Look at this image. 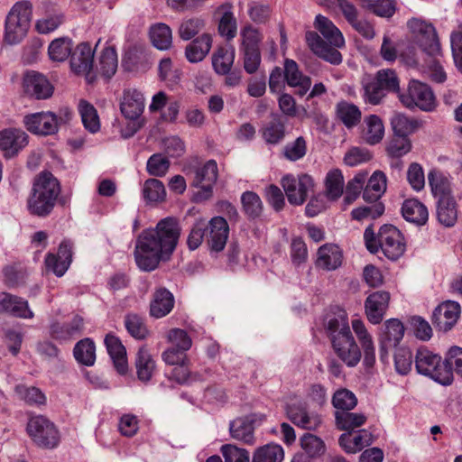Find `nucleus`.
I'll return each instance as SVG.
<instances>
[{
	"mask_svg": "<svg viewBox=\"0 0 462 462\" xmlns=\"http://www.w3.org/2000/svg\"><path fill=\"white\" fill-rule=\"evenodd\" d=\"M354 332L364 350V363L366 366H373L375 362V351L372 336L367 331L361 319H355L351 322Z\"/></svg>",
	"mask_w": 462,
	"mask_h": 462,
	"instance_id": "393cba45",
	"label": "nucleus"
},
{
	"mask_svg": "<svg viewBox=\"0 0 462 462\" xmlns=\"http://www.w3.org/2000/svg\"><path fill=\"white\" fill-rule=\"evenodd\" d=\"M94 63V51L88 42L79 43L70 55V68L76 74L86 77L88 83L95 81V75L92 73Z\"/></svg>",
	"mask_w": 462,
	"mask_h": 462,
	"instance_id": "2eb2a0df",
	"label": "nucleus"
},
{
	"mask_svg": "<svg viewBox=\"0 0 462 462\" xmlns=\"http://www.w3.org/2000/svg\"><path fill=\"white\" fill-rule=\"evenodd\" d=\"M229 234V226L222 217H215L209 222V235L208 244L211 251L220 252L226 244Z\"/></svg>",
	"mask_w": 462,
	"mask_h": 462,
	"instance_id": "4be33fe9",
	"label": "nucleus"
},
{
	"mask_svg": "<svg viewBox=\"0 0 462 462\" xmlns=\"http://www.w3.org/2000/svg\"><path fill=\"white\" fill-rule=\"evenodd\" d=\"M386 176L383 171H376L369 178L363 192V199L367 202L377 201L386 190Z\"/></svg>",
	"mask_w": 462,
	"mask_h": 462,
	"instance_id": "72a5a7b5",
	"label": "nucleus"
},
{
	"mask_svg": "<svg viewBox=\"0 0 462 462\" xmlns=\"http://www.w3.org/2000/svg\"><path fill=\"white\" fill-rule=\"evenodd\" d=\"M460 305L456 301L448 300L439 304L433 311L432 323L442 331L450 330L460 316Z\"/></svg>",
	"mask_w": 462,
	"mask_h": 462,
	"instance_id": "dca6fc26",
	"label": "nucleus"
},
{
	"mask_svg": "<svg viewBox=\"0 0 462 462\" xmlns=\"http://www.w3.org/2000/svg\"><path fill=\"white\" fill-rule=\"evenodd\" d=\"M79 112L86 129L91 133H96L99 130V118L96 108L90 103L86 100H80L79 103Z\"/></svg>",
	"mask_w": 462,
	"mask_h": 462,
	"instance_id": "09e8293b",
	"label": "nucleus"
},
{
	"mask_svg": "<svg viewBox=\"0 0 462 462\" xmlns=\"http://www.w3.org/2000/svg\"><path fill=\"white\" fill-rule=\"evenodd\" d=\"M61 121V117L59 118L54 113L50 111L33 113L23 117V124L26 129L30 133L41 136L58 133Z\"/></svg>",
	"mask_w": 462,
	"mask_h": 462,
	"instance_id": "f8f14e48",
	"label": "nucleus"
},
{
	"mask_svg": "<svg viewBox=\"0 0 462 462\" xmlns=\"http://www.w3.org/2000/svg\"><path fill=\"white\" fill-rule=\"evenodd\" d=\"M400 101L408 108L419 107L420 110L432 111L436 106L435 96L431 88L419 80H411L408 92L399 95Z\"/></svg>",
	"mask_w": 462,
	"mask_h": 462,
	"instance_id": "9b49d317",
	"label": "nucleus"
},
{
	"mask_svg": "<svg viewBox=\"0 0 462 462\" xmlns=\"http://www.w3.org/2000/svg\"><path fill=\"white\" fill-rule=\"evenodd\" d=\"M170 165V161L164 155L154 153L148 159L146 168L150 175L162 177L168 172Z\"/></svg>",
	"mask_w": 462,
	"mask_h": 462,
	"instance_id": "0e129e2a",
	"label": "nucleus"
},
{
	"mask_svg": "<svg viewBox=\"0 0 462 462\" xmlns=\"http://www.w3.org/2000/svg\"><path fill=\"white\" fill-rule=\"evenodd\" d=\"M282 185L288 201L292 205H301L309 194L313 191L314 180L308 174H302L298 179L285 176L282 180Z\"/></svg>",
	"mask_w": 462,
	"mask_h": 462,
	"instance_id": "ddd939ff",
	"label": "nucleus"
},
{
	"mask_svg": "<svg viewBox=\"0 0 462 462\" xmlns=\"http://www.w3.org/2000/svg\"><path fill=\"white\" fill-rule=\"evenodd\" d=\"M73 355L78 363L92 366L96 361V346L92 339L86 337L74 346Z\"/></svg>",
	"mask_w": 462,
	"mask_h": 462,
	"instance_id": "ea45409f",
	"label": "nucleus"
},
{
	"mask_svg": "<svg viewBox=\"0 0 462 462\" xmlns=\"http://www.w3.org/2000/svg\"><path fill=\"white\" fill-rule=\"evenodd\" d=\"M241 202L245 214L255 218L259 217L263 211V204L260 197L253 191H245L242 194Z\"/></svg>",
	"mask_w": 462,
	"mask_h": 462,
	"instance_id": "052dcab7",
	"label": "nucleus"
},
{
	"mask_svg": "<svg viewBox=\"0 0 462 462\" xmlns=\"http://www.w3.org/2000/svg\"><path fill=\"white\" fill-rule=\"evenodd\" d=\"M0 313H8L25 319L34 317L26 300L7 292H0Z\"/></svg>",
	"mask_w": 462,
	"mask_h": 462,
	"instance_id": "412c9836",
	"label": "nucleus"
},
{
	"mask_svg": "<svg viewBox=\"0 0 462 462\" xmlns=\"http://www.w3.org/2000/svg\"><path fill=\"white\" fill-rule=\"evenodd\" d=\"M150 36L154 47L159 50H168L172 43L171 28L165 23H158L151 27Z\"/></svg>",
	"mask_w": 462,
	"mask_h": 462,
	"instance_id": "49530a36",
	"label": "nucleus"
},
{
	"mask_svg": "<svg viewBox=\"0 0 462 462\" xmlns=\"http://www.w3.org/2000/svg\"><path fill=\"white\" fill-rule=\"evenodd\" d=\"M437 217L439 222L447 226H453L457 220V203L453 197L439 199L437 203Z\"/></svg>",
	"mask_w": 462,
	"mask_h": 462,
	"instance_id": "f704fd0d",
	"label": "nucleus"
},
{
	"mask_svg": "<svg viewBox=\"0 0 462 462\" xmlns=\"http://www.w3.org/2000/svg\"><path fill=\"white\" fill-rule=\"evenodd\" d=\"M365 122L366 125V131L365 133L366 143L369 144L378 143L384 134L383 121L379 116L371 115L365 118Z\"/></svg>",
	"mask_w": 462,
	"mask_h": 462,
	"instance_id": "3c124183",
	"label": "nucleus"
},
{
	"mask_svg": "<svg viewBox=\"0 0 462 462\" xmlns=\"http://www.w3.org/2000/svg\"><path fill=\"white\" fill-rule=\"evenodd\" d=\"M118 60L114 47L105 48L99 57V70L103 77L110 79L117 69Z\"/></svg>",
	"mask_w": 462,
	"mask_h": 462,
	"instance_id": "de8ad7c7",
	"label": "nucleus"
},
{
	"mask_svg": "<svg viewBox=\"0 0 462 462\" xmlns=\"http://www.w3.org/2000/svg\"><path fill=\"white\" fill-rule=\"evenodd\" d=\"M306 152L307 143L302 136L296 138V140L291 143H288L283 148L284 157L291 162L303 158Z\"/></svg>",
	"mask_w": 462,
	"mask_h": 462,
	"instance_id": "338daca9",
	"label": "nucleus"
},
{
	"mask_svg": "<svg viewBox=\"0 0 462 462\" xmlns=\"http://www.w3.org/2000/svg\"><path fill=\"white\" fill-rule=\"evenodd\" d=\"M105 344L117 372L122 374H125L128 368L126 350L120 339L116 336L107 335Z\"/></svg>",
	"mask_w": 462,
	"mask_h": 462,
	"instance_id": "bb28decb",
	"label": "nucleus"
},
{
	"mask_svg": "<svg viewBox=\"0 0 462 462\" xmlns=\"http://www.w3.org/2000/svg\"><path fill=\"white\" fill-rule=\"evenodd\" d=\"M332 404L337 411H351L356 406L357 399L351 391L347 389H340L334 393L332 397Z\"/></svg>",
	"mask_w": 462,
	"mask_h": 462,
	"instance_id": "6e6d98bb",
	"label": "nucleus"
},
{
	"mask_svg": "<svg viewBox=\"0 0 462 462\" xmlns=\"http://www.w3.org/2000/svg\"><path fill=\"white\" fill-rule=\"evenodd\" d=\"M191 186L198 189L195 193L197 201L208 199L213 194V187L218 178V167L215 160L207 161L202 166L194 168Z\"/></svg>",
	"mask_w": 462,
	"mask_h": 462,
	"instance_id": "9d476101",
	"label": "nucleus"
},
{
	"mask_svg": "<svg viewBox=\"0 0 462 462\" xmlns=\"http://www.w3.org/2000/svg\"><path fill=\"white\" fill-rule=\"evenodd\" d=\"M326 195L336 200L341 197L344 189V178L340 170L334 169L327 173L325 179Z\"/></svg>",
	"mask_w": 462,
	"mask_h": 462,
	"instance_id": "a18cd8bd",
	"label": "nucleus"
},
{
	"mask_svg": "<svg viewBox=\"0 0 462 462\" xmlns=\"http://www.w3.org/2000/svg\"><path fill=\"white\" fill-rule=\"evenodd\" d=\"M405 220L417 226H423L429 219V211L424 204L415 199H406L402 206Z\"/></svg>",
	"mask_w": 462,
	"mask_h": 462,
	"instance_id": "c85d7f7f",
	"label": "nucleus"
},
{
	"mask_svg": "<svg viewBox=\"0 0 462 462\" xmlns=\"http://www.w3.org/2000/svg\"><path fill=\"white\" fill-rule=\"evenodd\" d=\"M407 24L422 51L431 58L427 62L430 79L438 83L444 82L446 72L435 58L440 54V44L434 26L418 18L409 20Z\"/></svg>",
	"mask_w": 462,
	"mask_h": 462,
	"instance_id": "7ed1b4c3",
	"label": "nucleus"
},
{
	"mask_svg": "<svg viewBox=\"0 0 462 462\" xmlns=\"http://www.w3.org/2000/svg\"><path fill=\"white\" fill-rule=\"evenodd\" d=\"M28 143V135L20 129L0 131V150L7 159L13 158Z\"/></svg>",
	"mask_w": 462,
	"mask_h": 462,
	"instance_id": "a211bd4d",
	"label": "nucleus"
},
{
	"mask_svg": "<svg viewBox=\"0 0 462 462\" xmlns=\"http://www.w3.org/2000/svg\"><path fill=\"white\" fill-rule=\"evenodd\" d=\"M316 29L323 35L326 41L315 32H306V42L310 49L319 58L333 64L342 62V55L337 51L345 45L341 32L327 17L319 14L315 20Z\"/></svg>",
	"mask_w": 462,
	"mask_h": 462,
	"instance_id": "f03ea898",
	"label": "nucleus"
},
{
	"mask_svg": "<svg viewBox=\"0 0 462 462\" xmlns=\"http://www.w3.org/2000/svg\"><path fill=\"white\" fill-rule=\"evenodd\" d=\"M374 441L373 435L366 430L357 431L355 435L351 432L343 433L338 439L340 447L346 453H356Z\"/></svg>",
	"mask_w": 462,
	"mask_h": 462,
	"instance_id": "a878e982",
	"label": "nucleus"
},
{
	"mask_svg": "<svg viewBox=\"0 0 462 462\" xmlns=\"http://www.w3.org/2000/svg\"><path fill=\"white\" fill-rule=\"evenodd\" d=\"M174 299L172 294L166 289H159L153 295L150 305V313L154 318H162L172 310Z\"/></svg>",
	"mask_w": 462,
	"mask_h": 462,
	"instance_id": "2f4dec72",
	"label": "nucleus"
},
{
	"mask_svg": "<svg viewBox=\"0 0 462 462\" xmlns=\"http://www.w3.org/2000/svg\"><path fill=\"white\" fill-rule=\"evenodd\" d=\"M32 17V5L27 1L15 3L6 15L4 42L19 44L27 35Z\"/></svg>",
	"mask_w": 462,
	"mask_h": 462,
	"instance_id": "0eeeda50",
	"label": "nucleus"
},
{
	"mask_svg": "<svg viewBox=\"0 0 462 462\" xmlns=\"http://www.w3.org/2000/svg\"><path fill=\"white\" fill-rule=\"evenodd\" d=\"M428 180L435 198L452 197L449 180L442 172L432 170L429 172Z\"/></svg>",
	"mask_w": 462,
	"mask_h": 462,
	"instance_id": "79ce46f5",
	"label": "nucleus"
},
{
	"mask_svg": "<svg viewBox=\"0 0 462 462\" xmlns=\"http://www.w3.org/2000/svg\"><path fill=\"white\" fill-rule=\"evenodd\" d=\"M240 35L242 39L240 50H260L263 36L258 29L247 25L241 30Z\"/></svg>",
	"mask_w": 462,
	"mask_h": 462,
	"instance_id": "4d7b16f0",
	"label": "nucleus"
},
{
	"mask_svg": "<svg viewBox=\"0 0 462 462\" xmlns=\"http://www.w3.org/2000/svg\"><path fill=\"white\" fill-rule=\"evenodd\" d=\"M289 420L298 427L315 430L321 424V418L317 413H309L301 405H290L286 410Z\"/></svg>",
	"mask_w": 462,
	"mask_h": 462,
	"instance_id": "5701e85b",
	"label": "nucleus"
},
{
	"mask_svg": "<svg viewBox=\"0 0 462 462\" xmlns=\"http://www.w3.org/2000/svg\"><path fill=\"white\" fill-rule=\"evenodd\" d=\"M135 367L139 380L148 382L152 378L156 365L146 347L143 346L138 350L135 357Z\"/></svg>",
	"mask_w": 462,
	"mask_h": 462,
	"instance_id": "c9c22d12",
	"label": "nucleus"
},
{
	"mask_svg": "<svg viewBox=\"0 0 462 462\" xmlns=\"http://www.w3.org/2000/svg\"><path fill=\"white\" fill-rule=\"evenodd\" d=\"M411 149L409 137L394 134L388 143L386 151L389 156L399 158L408 153Z\"/></svg>",
	"mask_w": 462,
	"mask_h": 462,
	"instance_id": "680f3d73",
	"label": "nucleus"
},
{
	"mask_svg": "<svg viewBox=\"0 0 462 462\" xmlns=\"http://www.w3.org/2000/svg\"><path fill=\"white\" fill-rule=\"evenodd\" d=\"M326 330L337 356L348 366H355L361 358V351L356 343L345 314L328 319Z\"/></svg>",
	"mask_w": 462,
	"mask_h": 462,
	"instance_id": "39448f33",
	"label": "nucleus"
},
{
	"mask_svg": "<svg viewBox=\"0 0 462 462\" xmlns=\"http://www.w3.org/2000/svg\"><path fill=\"white\" fill-rule=\"evenodd\" d=\"M180 227L176 218L165 217L155 228L143 230L137 237L134 259L137 266L145 272L155 270L162 260H168L175 250Z\"/></svg>",
	"mask_w": 462,
	"mask_h": 462,
	"instance_id": "f257e3e1",
	"label": "nucleus"
},
{
	"mask_svg": "<svg viewBox=\"0 0 462 462\" xmlns=\"http://www.w3.org/2000/svg\"><path fill=\"white\" fill-rule=\"evenodd\" d=\"M143 194L147 201L158 202L164 199L166 190L161 180L149 179L143 184Z\"/></svg>",
	"mask_w": 462,
	"mask_h": 462,
	"instance_id": "13d9d810",
	"label": "nucleus"
},
{
	"mask_svg": "<svg viewBox=\"0 0 462 462\" xmlns=\"http://www.w3.org/2000/svg\"><path fill=\"white\" fill-rule=\"evenodd\" d=\"M205 26L201 18L193 17L181 22L179 27V35L183 41H189L197 35Z\"/></svg>",
	"mask_w": 462,
	"mask_h": 462,
	"instance_id": "e2e57ef3",
	"label": "nucleus"
},
{
	"mask_svg": "<svg viewBox=\"0 0 462 462\" xmlns=\"http://www.w3.org/2000/svg\"><path fill=\"white\" fill-rule=\"evenodd\" d=\"M229 431L233 439L245 444L254 442V420L249 417H240L232 420L229 424Z\"/></svg>",
	"mask_w": 462,
	"mask_h": 462,
	"instance_id": "7c9ffc66",
	"label": "nucleus"
},
{
	"mask_svg": "<svg viewBox=\"0 0 462 462\" xmlns=\"http://www.w3.org/2000/svg\"><path fill=\"white\" fill-rule=\"evenodd\" d=\"M374 78L385 92H399V79L394 70L391 69H380Z\"/></svg>",
	"mask_w": 462,
	"mask_h": 462,
	"instance_id": "69168bd1",
	"label": "nucleus"
},
{
	"mask_svg": "<svg viewBox=\"0 0 462 462\" xmlns=\"http://www.w3.org/2000/svg\"><path fill=\"white\" fill-rule=\"evenodd\" d=\"M26 432L32 441L41 448H55L60 440V435L55 424L43 415L30 416Z\"/></svg>",
	"mask_w": 462,
	"mask_h": 462,
	"instance_id": "1a4fd4ad",
	"label": "nucleus"
},
{
	"mask_svg": "<svg viewBox=\"0 0 462 462\" xmlns=\"http://www.w3.org/2000/svg\"><path fill=\"white\" fill-rule=\"evenodd\" d=\"M61 191L58 180L50 171L39 173L32 184L27 200V208L32 215L44 217L53 210Z\"/></svg>",
	"mask_w": 462,
	"mask_h": 462,
	"instance_id": "20e7f679",
	"label": "nucleus"
},
{
	"mask_svg": "<svg viewBox=\"0 0 462 462\" xmlns=\"http://www.w3.org/2000/svg\"><path fill=\"white\" fill-rule=\"evenodd\" d=\"M392 130L394 134L408 137L410 134L417 131L420 124L415 118L407 116L406 115L395 112L390 120Z\"/></svg>",
	"mask_w": 462,
	"mask_h": 462,
	"instance_id": "4c0bfd02",
	"label": "nucleus"
},
{
	"mask_svg": "<svg viewBox=\"0 0 462 462\" xmlns=\"http://www.w3.org/2000/svg\"><path fill=\"white\" fill-rule=\"evenodd\" d=\"M415 367L419 374L429 376L443 385H448L453 381L452 372L446 360L442 361L440 356L427 348L418 349Z\"/></svg>",
	"mask_w": 462,
	"mask_h": 462,
	"instance_id": "6e6552de",
	"label": "nucleus"
},
{
	"mask_svg": "<svg viewBox=\"0 0 462 462\" xmlns=\"http://www.w3.org/2000/svg\"><path fill=\"white\" fill-rule=\"evenodd\" d=\"M235 49L233 47H218L212 54V68L217 75L229 72L235 61Z\"/></svg>",
	"mask_w": 462,
	"mask_h": 462,
	"instance_id": "473e14b6",
	"label": "nucleus"
},
{
	"mask_svg": "<svg viewBox=\"0 0 462 462\" xmlns=\"http://www.w3.org/2000/svg\"><path fill=\"white\" fill-rule=\"evenodd\" d=\"M120 111L122 115L131 121H135L144 109V97L135 88L125 89L120 98Z\"/></svg>",
	"mask_w": 462,
	"mask_h": 462,
	"instance_id": "aec40b11",
	"label": "nucleus"
},
{
	"mask_svg": "<svg viewBox=\"0 0 462 462\" xmlns=\"http://www.w3.org/2000/svg\"><path fill=\"white\" fill-rule=\"evenodd\" d=\"M72 41L68 37L53 40L48 49L49 57L53 61L61 62L72 53Z\"/></svg>",
	"mask_w": 462,
	"mask_h": 462,
	"instance_id": "c03bdc74",
	"label": "nucleus"
},
{
	"mask_svg": "<svg viewBox=\"0 0 462 462\" xmlns=\"http://www.w3.org/2000/svg\"><path fill=\"white\" fill-rule=\"evenodd\" d=\"M286 119L281 115H272V119L262 128L263 140L270 144H277L285 137Z\"/></svg>",
	"mask_w": 462,
	"mask_h": 462,
	"instance_id": "c756f323",
	"label": "nucleus"
},
{
	"mask_svg": "<svg viewBox=\"0 0 462 462\" xmlns=\"http://www.w3.org/2000/svg\"><path fill=\"white\" fill-rule=\"evenodd\" d=\"M125 327L135 339H144L149 334L143 319L134 313H129L125 317Z\"/></svg>",
	"mask_w": 462,
	"mask_h": 462,
	"instance_id": "603ef678",
	"label": "nucleus"
},
{
	"mask_svg": "<svg viewBox=\"0 0 462 462\" xmlns=\"http://www.w3.org/2000/svg\"><path fill=\"white\" fill-rule=\"evenodd\" d=\"M211 47V35L208 33H203L186 46L185 57L191 63L199 62L208 54Z\"/></svg>",
	"mask_w": 462,
	"mask_h": 462,
	"instance_id": "cd10ccee",
	"label": "nucleus"
},
{
	"mask_svg": "<svg viewBox=\"0 0 462 462\" xmlns=\"http://www.w3.org/2000/svg\"><path fill=\"white\" fill-rule=\"evenodd\" d=\"M363 89L365 102L371 105L380 104L386 94L375 78L364 80Z\"/></svg>",
	"mask_w": 462,
	"mask_h": 462,
	"instance_id": "864d4df0",
	"label": "nucleus"
},
{
	"mask_svg": "<svg viewBox=\"0 0 462 462\" xmlns=\"http://www.w3.org/2000/svg\"><path fill=\"white\" fill-rule=\"evenodd\" d=\"M390 293L385 291H377L366 298L365 302V314L371 323H381L388 309Z\"/></svg>",
	"mask_w": 462,
	"mask_h": 462,
	"instance_id": "6ab92c4d",
	"label": "nucleus"
},
{
	"mask_svg": "<svg viewBox=\"0 0 462 462\" xmlns=\"http://www.w3.org/2000/svg\"><path fill=\"white\" fill-rule=\"evenodd\" d=\"M404 335V326L398 319H390L384 322L379 334L380 359L386 362L388 353L394 348Z\"/></svg>",
	"mask_w": 462,
	"mask_h": 462,
	"instance_id": "4468645a",
	"label": "nucleus"
},
{
	"mask_svg": "<svg viewBox=\"0 0 462 462\" xmlns=\"http://www.w3.org/2000/svg\"><path fill=\"white\" fill-rule=\"evenodd\" d=\"M337 427L346 432H351L355 429L363 426L366 421V416L363 413L336 411L335 412Z\"/></svg>",
	"mask_w": 462,
	"mask_h": 462,
	"instance_id": "58836bf2",
	"label": "nucleus"
},
{
	"mask_svg": "<svg viewBox=\"0 0 462 462\" xmlns=\"http://www.w3.org/2000/svg\"><path fill=\"white\" fill-rule=\"evenodd\" d=\"M364 240L367 250L376 254L380 250L390 260L399 259L405 252L406 245L401 231L393 225H383L377 235L372 226L365 228Z\"/></svg>",
	"mask_w": 462,
	"mask_h": 462,
	"instance_id": "423d86ee",
	"label": "nucleus"
},
{
	"mask_svg": "<svg viewBox=\"0 0 462 462\" xmlns=\"http://www.w3.org/2000/svg\"><path fill=\"white\" fill-rule=\"evenodd\" d=\"M335 110L337 118L347 128L356 126L361 120V111L353 103L340 101L336 105Z\"/></svg>",
	"mask_w": 462,
	"mask_h": 462,
	"instance_id": "e433bc0d",
	"label": "nucleus"
},
{
	"mask_svg": "<svg viewBox=\"0 0 462 462\" xmlns=\"http://www.w3.org/2000/svg\"><path fill=\"white\" fill-rule=\"evenodd\" d=\"M15 393L20 400L30 406H41L46 403L45 394L37 387L17 385L15 387Z\"/></svg>",
	"mask_w": 462,
	"mask_h": 462,
	"instance_id": "8fccbe9b",
	"label": "nucleus"
},
{
	"mask_svg": "<svg viewBox=\"0 0 462 462\" xmlns=\"http://www.w3.org/2000/svg\"><path fill=\"white\" fill-rule=\"evenodd\" d=\"M221 452L225 462H250L249 452L232 444L223 445Z\"/></svg>",
	"mask_w": 462,
	"mask_h": 462,
	"instance_id": "774afa93",
	"label": "nucleus"
},
{
	"mask_svg": "<svg viewBox=\"0 0 462 462\" xmlns=\"http://www.w3.org/2000/svg\"><path fill=\"white\" fill-rule=\"evenodd\" d=\"M316 265L327 271L337 269L342 264L343 253L335 244H326L318 250Z\"/></svg>",
	"mask_w": 462,
	"mask_h": 462,
	"instance_id": "b1692460",
	"label": "nucleus"
},
{
	"mask_svg": "<svg viewBox=\"0 0 462 462\" xmlns=\"http://www.w3.org/2000/svg\"><path fill=\"white\" fill-rule=\"evenodd\" d=\"M362 6L381 17H392L395 13L393 0H362Z\"/></svg>",
	"mask_w": 462,
	"mask_h": 462,
	"instance_id": "5fc2aeb1",
	"label": "nucleus"
},
{
	"mask_svg": "<svg viewBox=\"0 0 462 462\" xmlns=\"http://www.w3.org/2000/svg\"><path fill=\"white\" fill-rule=\"evenodd\" d=\"M300 445L302 449L310 457H317L324 454L326 450L323 440L310 433L304 434L300 439Z\"/></svg>",
	"mask_w": 462,
	"mask_h": 462,
	"instance_id": "bf43d9fd",
	"label": "nucleus"
},
{
	"mask_svg": "<svg viewBox=\"0 0 462 462\" xmlns=\"http://www.w3.org/2000/svg\"><path fill=\"white\" fill-rule=\"evenodd\" d=\"M23 88L27 95L36 99H47L53 93V87L48 79L33 70L24 75Z\"/></svg>",
	"mask_w": 462,
	"mask_h": 462,
	"instance_id": "f3484780",
	"label": "nucleus"
},
{
	"mask_svg": "<svg viewBox=\"0 0 462 462\" xmlns=\"http://www.w3.org/2000/svg\"><path fill=\"white\" fill-rule=\"evenodd\" d=\"M222 11V16L218 23V32L221 36L225 37L227 41L234 39L236 35L237 23L236 20L231 11L230 5H222L219 7Z\"/></svg>",
	"mask_w": 462,
	"mask_h": 462,
	"instance_id": "a19ab883",
	"label": "nucleus"
},
{
	"mask_svg": "<svg viewBox=\"0 0 462 462\" xmlns=\"http://www.w3.org/2000/svg\"><path fill=\"white\" fill-rule=\"evenodd\" d=\"M283 458L284 451L282 446L267 444L254 452L252 462H282Z\"/></svg>",
	"mask_w": 462,
	"mask_h": 462,
	"instance_id": "37998d69",
	"label": "nucleus"
}]
</instances>
